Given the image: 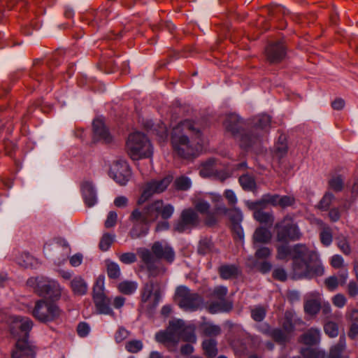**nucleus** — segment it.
Here are the masks:
<instances>
[{"instance_id":"14","label":"nucleus","mask_w":358,"mask_h":358,"mask_svg":"<svg viewBox=\"0 0 358 358\" xmlns=\"http://www.w3.org/2000/svg\"><path fill=\"white\" fill-rule=\"evenodd\" d=\"M267 60L271 64L282 62L286 57V48L282 42L270 43L265 50Z\"/></svg>"},{"instance_id":"40","label":"nucleus","mask_w":358,"mask_h":358,"mask_svg":"<svg viewBox=\"0 0 358 358\" xmlns=\"http://www.w3.org/2000/svg\"><path fill=\"white\" fill-rule=\"evenodd\" d=\"M301 354L303 357V358H324L325 352L324 351L311 348H304L301 350Z\"/></svg>"},{"instance_id":"37","label":"nucleus","mask_w":358,"mask_h":358,"mask_svg":"<svg viewBox=\"0 0 358 358\" xmlns=\"http://www.w3.org/2000/svg\"><path fill=\"white\" fill-rule=\"evenodd\" d=\"M239 183L245 191H254L256 189L255 178L249 174H243L239 178Z\"/></svg>"},{"instance_id":"32","label":"nucleus","mask_w":358,"mask_h":358,"mask_svg":"<svg viewBox=\"0 0 358 358\" xmlns=\"http://www.w3.org/2000/svg\"><path fill=\"white\" fill-rule=\"evenodd\" d=\"M105 266L106 268V273L109 278L113 280H117L121 276V270L117 263L111 261L110 259L105 260Z\"/></svg>"},{"instance_id":"64","label":"nucleus","mask_w":358,"mask_h":358,"mask_svg":"<svg viewBox=\"0 0 358 358\" xmlns=\"http://www.w3.org/2000/svg\"><path fill=\"white\" fill-rule=\"evenodd\" d=\"M347 299L342 294H337L332 298L333 304L338 308H343L345 306Z\"/></svg>"},{"instance_id":"56","label":"nucleus","mask_w":358,"mask_h":358,"mask_svg":"<svg viewBox=\"0 0 358 358\" xmlns=\"http://www.w3.org/2000/svg\"><path fill=\"white\" fill-rule=\"evenodd\" d=\"M120 261L124 264H131L136 262L137 258L134 252L117 254Z\"/></svg>"},{"instance_id":"29","label":"nucleus","mask_w":358,"mask_h":358,"mask_svg":"<svg viewBox=\"0 0 358 358\" xmlns=\"http://www.w3.org/2000/svg\"><path fill=\"white\" fill-rule=\"evenodd\" d=\"M254 219L261 224L272 225L274 222V216L272 211H264L262 208L256 210L253 213Z\"/></svg>"},{"instance_id":"55","label":"nucleus","mask_w":358,"mask_h":358,"mask_svg":"<svg viewBox=\"0 0 358 358\" xmlns=\"http://www.w3.org/2000/svg\"><path fill=\"white\" fill-rule=\"evenodd\" d=\"M335 197L332 193L327 192L319 203V208L323 210H327L334 200Z\"/></svg>"},{"instance_id":"47","label":"nucleus","mask_w":358,"mask_h":358,"mask_svg":"<svg viewBox=\"0 0 358 358\" xmlns=\"http://www.w3.org/2000/svg\"><path fill=\"white\" fill-rule=\"evenodd\" d=\"M176 188L178 190L186 191L192 186L190 179L187 176H180L177 178L174 182Z\"/></svg>"},{"instance_id":"35","label":"nucleus","mask_w":358,"mask_h":358,"mask_svg":"<svg viewBox=\"0 0 358 358\" xmlns=\"http://www.w3.org/2000/svg\"><path fill=\"white\" fill-rule=\"evenodd\" d=\"M27 285L32 287L38 295H43L45 292V281L43 277H31L27 280Z\"/></svg>"},{"instance_id":"52","label":"nucleus","mask_w":358,"mask_h":358,"mask_svg":"<svg viewBox=\"0 0 358 358\" xmlns=\"http://www.w3.org/2000/svg\"><path fill=\"white\" fill-rule=\"evenodd\" d=\"M143 345L140 340H132L127 343L126 350L131 353H137L143 349Z\"/></svg>"},{"instance_id":"16","label":"nucleus","mask_w":358,"mask_h":358,"mask_svg":"<svg viewBox=\"0 0 358 358\" xmlns=\"http://www.w3.org/2000/svg\"><path fill=\"white\" fill-rule=\"evenodd\" d=\"M154 257L157 259H164L168 262L171 263L175 259V252L173 248L166 243L155 242L152 246V252Z\"/></svg>"},{"instance_id":"42","label":"nucleus","mask_w":358,"mask_h":358,"mask_svg":"<svg viewBox=\"0 0 358 358\" xmlns=\"http://www.w3.org/2000/svg\"><path fill=\"white\" fill-rule=\"evenodd\" d=\"M45 300L43 299L36 301L32 314L39 321H45Z\"/></svg>"},{"instance_id":"3","label":"nucleus","mask_w":358,"mask_h":358,"mask_svg":"<svg viewBox=\"0 0 358 358\" xmlns=\"http://www.w3.org/2000/svg\"><path fill=\"white\" fill-rule=\"evenodd\" d=\"M189 135L196 144L201 141L202 132L198 123L189 120L180 122L173 127L171 134V143L173 150L177 154L184 158H187L195 154L193 141L190 142Z\"/></svg>"},{"instance_id":"34","label":"nucleus","mask_w":358,"mask_h":358,"mask_svg":"<svg viewBox=\"0 0 358 358\" xmlns=\"http://www.w3.org/2000/svg\"><path fill=\"white\" fill-rule=\"evenodd\" d=\"M138 288V284L132 280H123L117 285V289L122 294L131 295L134 294Z\"/></svg>"},{"instance_id":"60","label":"nucleus","mask_w":358,"mask_h":358,"mask_svg":"<svg viewBox=\"0 0 358 358\" xmlns=\"http://www.w3.org/2000/svg\"><path fill=\"white\" fill-rule=\"evenodd\" d=\"M295 203V199L292 196L285 195L280 196L279 206L281 208H287L294 205Z\"/></svg>"},{"instance_id":"57","label":"nucleus","mask_w":358,"mask_h":358,"mask_svg":"<svg viewBox=\"0 0 358 358\" xmlns=\"http://www.w3.org/2000/svg\"><path fill=\"white\" fill-rule=\"evenodd\" d=\"M266 316V310L262 306H257L251 310V317L256 322L262 321Z\"/></svg>"},{"instance_id":"46","label":"nucleus","mask_w":358,"mask_h":358,"mask_svg":"<svg viewBox=\"0 0 358 358\" xmlns=\"http://www.w3.org/2000/svg\"><path fill=\"white\" fill-rule=\"evenodd\" d=\"M213 250V243L208 238H202L199 243L198 252L201 255H206Z\"/></svg>"},{"instance_id":"59","label":"nucleus","mask_w":358,"mask_h":358,"mask_svg":"<svg viewBox=\"0 0 358 358\" xmlns=\"http://www.w3.org/2000/svg\"><path fill=\"white\" fill-rule=\"evenodd\" d=\"M174 212V208L171 204H167L165 206L162 205L160 210H159V214H161V216L163 219L167 220L170 218Z\"/></svg>"},{"instance_id":"25","label":"nucleus","mask_w":358,"mask_h":358,"mask_svg":"<svg viewBox=\"0 0 358 358\" xmlns=\"http://www.w3.org/2000/svg\"><path fill=\"white\" fill-rule=\"evenodd\" d=\"M232 303L227 300L212 301L208 306V311L212 313L229 312L232 309Z\"/></svg>"},{"instance_id":"21","label":"nucleus","mask_w":358,"mask_h":358,"mask_svg":"<svg viewBox=\"0 0 358 358\" xmlns=\"http://www.w3.org/2000/svg\"><path fill=\"white\" fill-rule=\"evenodd\" d=\"M345 339L341 337L338 342L330 348L328 358H350L345 353Z\"/></svg>"},{"instance_id":"38","label":"nucleus","mask_w":358,"mask_h":358,"mask_svg":"<svg viewBox=\"0 0 358 358\" xmlns=\"http://www.w3.org/2000/svg\"><path fill=\"white\" fill-rule=\"evenodd\" d=\"M295 316L290 312H286L285 314L284 321L282 324V330L290 335L295 329Z\"/></svg>"},{"instance_id":"27","label":"nucleus","mask_w":358,"mask_h":358,"mask_svg":"<svg viewBox=\"0 0 358 358\" xmlns=\"http://www.w3.org/2000/svg\"><path fill=\"white\" fill-rule=\"evenodd\" d=\"M216 211L227 214L231 221L234 225L239 224L243 220V213L239 208H234L231 210L227 209L224 205L216 208Z\"/></svg>"},{"instance_id":"51","label":"nucleus","mask_w":358,"mask_h":358,"mask_svg":"<svg viewBox=\"0 0 358 358\" xmlns=\"http://www.w3.org/2000/svg\"><path fill=\"white\" fill-rule=\"evenodd\" d=\"M324 330L326 334L331 338H335L338 334V327L336 322H328L324 326Z\"/></svg>"},{"instance_id":"23","label":"nucleus","mask_w":358,"mask_h":358,"mask_svg":"<svg viewBox=\"0 0 358 358\" xmlns=\"http://www.w3.org/2000/svg\"><path fill=\"white\" fill-rule=\"evenodd\" d=\"M320 341V331L317 328H310L300 337V341L307 345H313Z\"/></svg>"},{"instance_id":"24","label":"nucleus","mask_w":358,"mask_h":358,"mask_svg":"<svg viewBox=\"0 0 358 358\" xmlns=\"http://www.w3.org/2000/svg\"><path fill=\"white\" fill-rule=\"evenodd\" d=\"M195 208L202 214H206V222L208 225H213L216 222V220L213 215L209 213L210 204L204 199H199L194 203Z\"/></svg>"},{"instance_id":"41","label":"nucleus","mask_w":358,"mask_h":358,"mask_svg":"<svg viewBox=\"0 0 358 358\" xmlns=\"http://www.w3.org/2000/svg\"><path fill=\"white\" fill-rule=\"evenodd\" d=\"M320 303L316 299L307 300L304 303V310L306 313L314 315L320 310Z\"/></svg>"},{"instance_id":"7","label":"nucleus","mask_w":358,"mask_h":358,"mask_svg":"<svg viewBox=\"0 0 358 358\" xmlns=\"http://www.w3.org/2000/svg\"><path fill=\"white\" fill-rule=\"evenodd\" d=\"M175 301L181 309L189 312L197 310L203 303V299L200 294L184 285L177 287Z\"/></svg>"},{"instance_id":"54","label":"nucleus","mask_w":358,"mask_h":358,"mask_svg":"<svg viewBox=\"0 0 358 358\" xmlns=\"http://www.w3.org/2000/svg\"><path fill=\"white\" fill-rule=\"evenodd\" d=\"M264 207L266 204H271L273 206H279L280 195L266 194L262 196Z\"/></svg>"},{"instance_id":"63","label":"nucleus","mask_w":358,"mask_h":358,"mask_svg":"<svg viewBox=\"0 0 358 358\" xmlns=\"http://www.w3.org/2000/svg\"><path fill=\"white\" fill-rule=\"evenodd\" d=\"M324 284L330 291H334L338 285V280L336 276L332 275L324 280Z\"/></svg>"},{"instance_id":"11","label":"nucleus","mask_w":358,"mask_h":358,"mask_svg":"<svg viewBox=\"0 0 358 358\" xmlns=\"http://www.w3.org/2000/svg\"><path fill=\"white\" fill-rule=\"evenodd\" d=\"M183 324L182 320L171 322L166 331H160L155 334V340L163 344H177L179 342L178 330Z\"/></svg>"},{"instance_id":"1","label":"nucleus","mask_w":358,"mask_h":358,"mask_svg":"<svg viewBox=\"0 0 358 358\" xmlns=\"http://www.w3.org/2000/svg\"><path fill=\"white\" fill-rule=\"evenodd\" d=\"M271 120L268 115H259L251 120L249 129H243L240 117L236 114H229L224 122V127L239 142L241 148L248 150L262 143L268 133Z\"/></svg>"},{"instance_id":"61","label":"nucleus","mask_w":358,"mask_h":358,"mask_svg":"<svg viewBox=\"0 0 358 358\" xmlns=\"http://www.w3.org/2000/svg\"><path fill=\"white\" fill-rule=\"evenodd\" d=\"M117 215L115 211H110L107 215L104 226L106 228L113 227L117 222Z\"/></svg>"},{"instance_id":"58","label":"nucleus","mask_w":358,"mask_h":358,"mask_svg":"<svg viewBox=\"0 0 358 358\" xmlns=\"http://www.w3.org/2000/svg\"><path fill=\"white\" fill-rule=\"evenodd\" d=\"M203 332L208 336H216L221 333V329L218 325L207 324L203 329Z\"/></svg>"},{"instance_id":"8","label":"nucleus","mask_w":358,"mask_h":358,"mask_svg":"<svg viewBox=\"0 0 358 358\" xmlns=\"http://www.w3.org/2000/svg\"><path fill=\"white\" fill-rule=\"evenodd\" d=\"M275 230L276 241L282 243L297 241L301 236L298 226L289 216H285L281 221L277 222Z\"/></svg>"},{"instance_id":"44","label":"nucleus","mask_w":358,"mask_h":358,"mask_svg":"<svg viewBox=\"0 0 358 358\" xmlns=\"http://www.w3.org/2000/svg\"><path fill=\"white\" fill-rule=\"evenodd\" d=\"M96 305V307L99 313L103 314H110L112 313V309L110 307V299L106 296L103 298H101L98 301H94Z\"/></svg>"},{"instance_id":"31","label":"nucleus","mask_w":358,"mask_h":358,"mask_svg":"<svg viewBox=\"0 0 358 358\" xmlns=\"http://www.w3.org/2000/svg\"><path fill=\"white\" fill-rule=\"evenodd\" d=\"M219 273L224 280H228L237 277L238 275V268L234 264H225L220 266Z\"/></svg>"},{"instance_id":"26","label":"nucleus","mask_w":358,"mask_h":358,"mask_svg":"<svg viewBox=\"0 0 358 358\" xmlns=\"http://www.w3.org/2000/svg\"><path fill=\"white\" fill-rule=\"evenodd\" d=\"M262 332L271 336L275 342L280 344H285L290 338L289 334L278 328L273 329L272 330L267 329L262 330Z\"/></svg>"},{"instance_id":"28","label":"nucleus","mask_w":358,"mask_h":358,"mask_svg":"<svg viewBox=\"0 0 358 358\" xmlns=\"http://www.w3.org/2000/svg\"><path fill=\"white\" fill-rule=\"evenodd\" d=\"M70 287L76 295L83 296L87 292V284L80 276H76L71 281Z\"/></svg>"},{"instance_id":"45","label":"nucleus","mask_w":358,"mask_h":358,"mask_svg":"<svg viewBox=\"0 0 358 358\" xmlns=\"http://www.w3.org/2000/svg\"><path fill=\"white\" fill-rule=\"evenodd\" d=\"M321 243L325 245L329 246L333 241L331 229L329 226L324 225L320 234Z\"/></svg>"},{"instance_id":"62","label":"nucleus","mask_w":358,"mask_h":358,"mask_svg":"<svg viewBox=\"0 0 358 358\" xmlns=\"http://www.w3.org/2000/svg\"><path fill=\"white\" fill-rule=\"evenodd\" d=\"M90 331V327L87 322H80L77 327V332L79 336L85 337Z\"/></svg>"},{"instance_id":"18","label":"nucleus","mask_w":358,"mask_h":358,"mask_svg":"<svg viewBox=\"0 0 358 358\" xmlns=\"http://www.w3.org/2000/svg\"><path fill=\"white\" fill-rule=\"evenodd\" d=\"M154 296L153 306H156L161 299V291L159 288H155V283L152 280L145 283L141 291V301L147 303L151 296Z\"/></svg>"},{"instance_id":"2","label":"nucleus","mask_w":358,"mask_h":358,"mask_svg":"<svg viewBox=\"0 0 358 358\" xmlns=\"http://www.w3.org/2000/svg\"><path fill=\"white\" fill-rule=\"evenodd\" d=\"M276 250L278 259L283 260L291 255L295 279L312 278L315 276H321L324 273L318 255L315 251L310 250L305 245L296 244L291 248L288 243H282L278 245Z\"/></svg>"},{"instance_id":"20","label":"nucleus","mask_w":358,"mask_h":358,"mask_svg":"<svg viewBox=\"0 0 358 358\" xmlns=\"http://www.w3.org/2000/svg\"><path fill=\"white\" fill-rule=\"evenodd\" d=\"M16 263L24 268H36L39 264V262L34 257L28 252H20L15 257Z\"/></svg>"},{"instance_id":"12","label":"nucleus","mask_w":358,"mask_h":358,"mask_svg":"<svg viewBox=\"0 0 358 358\" xmlns=\"http://www.w3.org/2000/svg\"><path fill=\"white\" fill-rule=\"evenodd\" d=\"M109 175L119 185H125L130 179L131 171L125 161L119 160L112 164Z\"/></svg>"},{"instance_id":"9","label":"nucleus","mask_w":358,"mask_h":358,"mask_svg":"<svg viewBox=\"0 0 358 358\" xmlns=\"http://www.w3.org/2000/svg\"><path fill=\"white\" fill-rule=\"evenodd\" d=\"M199 224V217L197 213L192 208L184 209L178 220L173 226L174 231L179 234L189 233Z\"/></svg>"},{"instance_id":"33","label":"nucleus","mask_w":358,"mask_h":358,"mask_svg":"<svg viewBox=\"0 0 358 358\" xmlns=\"http://www.w3.org/2000/svg\"><path fill=\"white\" fill-rule=\"evenodd\" d=\"M179 340L182 339L183 341L194 343L196 342V336L194 333V329L191 327L184 328V325L178 330Z\"/></svg>"},{"instance_id":"39","label":"nucleus","mask_w":358,"mask_h":358,"mask_svg":"<svg viewBox=\"0 0 358 358\" xmlns=\"http://www.w3.org/2000/svg\"><path fill=\"white\" fill-rule=\"evenodd\" d=\"M106 296L104 294V279L99 277L96 279L93 287V299L94 301H99L101 298Z\"/></svg>"},{"instance_id":"4","label":"nucleus","mask_w":358,"mask_h":358,"mask_svg":"<svg viewBox=\"0 0 358 358\" xmlns=\"http://www.w3.org/2000/svg\"><path fill=\"white\" fill-rule=\"evenodd\" d=\"M32 326V321L29 317L17 315L10 317V333L17 338L15 347L12 352L13 358L34 357L35 346L28 341V334Z\"/></svg>"},{"instance_id":"48","label":"nucleus","mask_w":358,"mask_h":358,"mask_svg":"<svg viewBox=\"0 0 358 358\" xmlns=\"http://www.w3.org/2000/svg\"><path fill=\"white\" fill-rule=\"evenodd\" d=\"M115 235L110 234L108 233L104 234L99 242V246L100 250L104 252L107 251L113 243Z\"/></svg>"},{"instance_id":"53","label":"nucleus","mask_w":358,"mask_h":358,"mask_svg":"<svg viewBox=\"0 0 358 358\" xmlns=\"http://www.w3.org/2000/svg\"><path fill=\"white\" fill-rule=\"evenodd\" d=\"M287 151V145L285 142V138L280 136L278 143L275 145V152L280 157H283Z\"/></svg>"},{"instance_id":"50","label":"nucleus","mask_w":358,"mask_h":358,"mask_svg":"<svg viewBox=\"0 0 358 358\" xmlns=\"http://www.w3.org/2000/svg\"><path fill=\"white\" fill-rule=\"evenodd\" d=\"M228 293V289L225 286L215 287L210 294V297L217 300H227L226 296Z\"/></svg>"},{"instance_id":"17","label":"nucleus","mask_w":358,"mask_h":358,"mask_svg":"<svg viewBox=\"0 0 358 358\" xmlns=\"http://www.w3.org/2000/svg\"><path fill=\"white\" fill-rule=\"evenodd\" d=\"M80 189L86 206L89 208L94 206L97 203V194L93 182L89 180L83 181Z\"/></svg>"},{"instance_id":"49","label":"nucleus","mask_w":358,"mask_h":358,"mask_svg":"<svg viewBox=\"0 0 358 358\" xmlns=\"http://www.w3.org/2000/svg\"><path fill=\"white\" fill-rule=\"evenodd\" d=\"M214 163L215 161L213 159H209L205 162L199 171L200 176L204 178L212 176L215 172V169L213 168Z\"/></svg>"},{"instance_id":"30","label":"nucleus","mask_w":358,"mask_h":358,"mask_svg":"<svg viewBox=\"0 0 358 358\" xmlns=\"http://www.w3.org/2000/svg\"><path fill=\"white\" fill-rule=\"evenodd\" d=\"M58 302L48 301V306H46V322L53 321L60 317L62 310L59 308Z\"/></svg>"},{"instance_id":"6","label":"nucleus","mask_w":358,"mask_h":358,"mask_svg":"<svg viewBox=\"0 0 358 358\" xmlns=\"http://www.w3.org/2000/svg\"><path fill=\"white\" fill-rule=\"evenodd\" d=\"M127 152L134 160L149 158L152 156L153 148L150 141L141 132L131 134L127 141Z\"/></svg>"},{"instance_id":"5","label":"nucleus","mask_w":358,"mask_h":358,"mask_svg":"<svg viewBox=\"0 0 358 358\" xmlns=\"http://www.w3.org/2000/svg\"><path fill=\"white\" fill-rule=\"evenodd\" d=\"M162 205V201L157 200L146 206L143 210L136 208L132 211L129 217L133 223V227L129 231L131 238H139L148 233V224L158 217Z\"/></svg>"},{"instance_id":"22","label":"nucleus","mask_w":358,"mask_h":358,"mask_svg":"<svg viewBox=\"0 0 358 358\" xmlns=\"http://www.w3.org/2000/svg\"><path fill=\"white\" fill-rule=\"evenodd\" d=\"M271 233L268 229L264 227H259L253 234V244L256 247L257 244L267 243L271 241Z\"/></svg>"},{"instance_id":"43","label":"nucleus","mask_w":358,"mask_h":358,"mask_svg":"<svg viewBox=\"0 0 358 358\" xmlns=\"http://www.w3.org/2000/svg\"><path fill=\"white\" fill-rule=\"evenodd\" d=\"M328 184L331 189L341 192L344 186V180L341 175H335L329 179Z\"/></svg>"},{"instance_id":"10","label":"nucleus","mask_w":358,"mask_h":358,"mask_svg":"<svg viewBox=\"0 0 358 358\" xmlns=\"http://www.w3.org/2000/svg\"><path fill=\"white\" fill-rule=\"evenodd\" d=\"M172 180V176H167L160 180H151L147 182L144 185L142 194L138 200V203L142 204L155 194H159L165 191Z\"/></svg>"},{"instance_id":"15","label":"nucleus","mask_w":358,"mask_h":358,"mask_svg":"<svg viewBox=\"0 0 358 358\" xmlns=\"http://www.w3.org/2000/svg\"><path fill=\"white\" fill-rule=\"evenodd\" d=\"M65 292V287L55 279L46 278V306L48 301H59Z\"/></svg>"},{"instance_id":"13","label":"nucleus","mask_w":358,"mask_h":358,"mask_svg":"<svg viewBox=\"0 0 358 358\" xmlns=\"http://www.w3.org/2000/svg\"><path fill=\"white\" fill-rule=\"evenodd\" d=\"M138 254L142 262L145 264L150 277H157L163 275L166 269L155 263L152 253L146 248H139Z\"/></svg>"},{"instance_id":"36","label":"nucleus","mask_w":358,"mask_h":358,"mask_svg":"<svg viewBox=\"0 0 358 358\" xmlns=\"http://www.w3.org/2000/svg\"><path fill=\"white\" fill-rule=\"evenodd\" d=\"M202 347L204 350L205 355L210 357L213 358L217 354V342L214 339H208L203 341Z\"/></svg>"},{"instance_id":"19","label":"nucleus","mask_w":358,"mask_h":358,"mask_svg":"<svg viewBox=\"0 0 358 358\" xmlns=\"http://www.w3.org/2000/svg\"><path fill=\"white\" fill-rule=\"evenodd\" d=\"M92 126L94 140L103 141L106 143H109L111 141L112 137L101 119H95Z\"/></svg>"}]
</instances>
